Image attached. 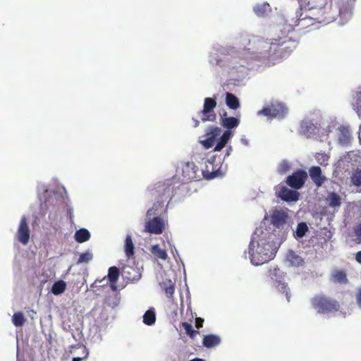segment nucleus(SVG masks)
<instances>
[{"label": "nucleus", "mask_w": 361, "mask_h": 361, "mask_svg": "<svg viewBox=\"0 0 361 361\" xmlns=\"http://www.w3.org/2000/svg\"><path fill=\"white\" fill-rule=\"evenodd\" d=\"M151 252L154 255L159 259H166L167 257L166 251L162 250L159 245H153L152 247Z\"/></svg>", "instance_id": "4c0bfd02"}, {"label": "nucleus", "mask_w": 361, "mask_h": 361, "mask_svg": "<svg viewBox=\"0 0 361 361\" xmlns=\"http://www.w3.org/2000/svg\"><path fill=\"white\" fill-rule=\"evenodd\" d=\"M223 161L220 157L213 156L205 162L206 168L202 171V174L206 180L222 177L226 171V166L223 168Z\"/></svg>", "instance_id": "6e6552de"}, {"label": "nucleus", "mask_w": 361, "mask_h": 361, "mask_svg": "<svg viewBox=\"0 0 361 361\" xmlns=\"http://www.w3.org/2000/svg\"><path fill=\"white\" fill-rule=\"evenodd\" d=\"M182 327L185 329L186 334L188 335L191 338H194L199 333L197 331L192 328L190 324L188 322H182Z\"/></svg>", "instance_id": "ea45409f"}, {"label": "nucleus", "mask_w": 361, "mask_h": 361, "mask_svg": "<svg viewBox=\"0 0 361 361\" xmlns=\"http://www.w3.org/2000/svg\"><path fill=\"white\" fill-rule=\"evenodd\" d=\"M202 343L204 347L210 349L219 345L221 343V338L217 334H209L203 336Z\"/></svg>", "instance_id": "b1692460"}, {"label": "nucleus", "mask_w": 361, "mask_h": 361, "mask_svg": "<svg viewBox=\"0 0 361 361\" xmlns=\"http://www.w3.org/2000/svg\"><path fill=\"white\" fill-rule=\"evenodd\" d=\"M350 104L358 118H361V85L352 91Z\"/></svg>", "instance_id": "4be33fe9"}, {"label": "nucleus", "mask_w": 361, "mask_h": 361, "mask_svg": "<svg viewBox=\"0 0 361 361\" xmlns=\"http://www.w3.org/2000/svg\"><path fill=\"white\" fill-rule=\"evenodd\" d=\"M66 288V283L63 280L56 281L51 287V293L58 295L63 293Z\"/></svg>", "instance_id": "72a5a7b5"}, {"label": "nucleus", "mask_w": 361, "mask_h": 361, "mask_svg": "<svg viewBox=\"0 0 361 361\" xmlns=\"http://www.w3.org/2000/svg\"><path fill=\"white\" fill-rule=\"evenodd\" d=\"M330 281L338 284H346L348 282L346 272L344 270L338 269H334L331 271Z\"/></svg>", "instance_id": "393cba45"}, {"label": "nucleus", "mask_w": 361, "mask_h": 361, "mask_svg": "<svg viewBox=\"0 0 361 361\" xmlns=\"http://www.w3.org/2000/svg\"><path fill=\"white\" fill-rule=\"evenodd\" d=\"M253 11L258 17H265L270 12L271 7L268 3H259L253 7Z\"/></svg>", "instance_id": "c85d7f7f"}, {"label": "nucleus", "mask_w": 361, "mask_h": 361, "mask_svg": "<svg viewBox=\"0 0 361 361\" xmlns=\"http://www.w3.org/2000/svg\"><path fill=\"white\" fill-rule=\"evenodd\" d=\"M156 322V314L154 309H149L143 315V322L148 326L154 324Z\"/></svg>", "instance_id": "f704fd0d"}, {"label": "nucleus", "mask_w": 361, "mask_h": 361, "mask_svg": "<svg viewBox=\"0 0 361 361\" xmlns=\"http://www.w3.org/2000/svg\"><path fill=\"white\" fill-rule=\"evenodd\" d=\"M291 164L288 160H283L278 166V172L280 174H285L290 169Z\"/></svg>", "instance_id": "a19ab883"}, {"label": "nucleus", "mask_w": 361, "mask_h": 361, "mask_svg": "<svg viewBox=\"0 0 361 361\" xmlns=\"http://www.w3.org/2000/svg\"><path fill=\"white\" fill-rule=\"evenodd\" d=\"M289 210L286 209H274L270 214V222L271 224L277 229L284 230L281 237H283L285 239V233H287L288 225V221L289 219L288 216Z\"/></svg>", "instance_id": "9b49d317"}, {"label": "nucleus", "mask_w": 361, "mask_h": 361, "mask_svg": "<svg viewBox=\"0 0 361 361\" xmlns=\"http://www.w3.org/2000/svg\"><path fill=\"white\" fill-rule=\"evenodd\" d=\"M317 161L322 166H326L328 164V161L329 159V156L324 153H317L314 156Z\"/></svg>", "instance_id": "79ce46f5"}, {"label": "nucleus", "mask_w": 361, "mask_h": 361, "mask_svg": "<svg viewBox=\"0 0 361 361\" xmlns=\"http://www.w3.org/2000/svg\"><path fill=\"white\" fill-rule=\"evenodd\" d=\"M30 231L28 226L27 219L23 216L20 219V224L16 233L17 240L23 245H27L30 240Z\"/></svg>", "instance_id": "aec40b11"}, {"label": "nucleus", "mask_w": 361, "mask_h": 361, "mask_svg": "<svg viewBox=\"0 0 361 361\" xmlns=\"http://www.w3.org/2000/svg\"><path fill=\"white\" fill-rule=\"evenodd\" d=\"M107 277L112 290L116 289V283L119 277V269L116 267H111L108 271Z\"/></svg>", "instance_id": "cd10ccee"}, {"label": "nucleus", "mask_w": 361, "mask_h": 361, "mask_svg": "<svg viewBox=\"0 0 361 361\" xmlns=\"http://www.w3.org/2000/svg\"><path fill=\"white\" fill-rule=\"evenodd\" d=\"M355 259L357 263L361 264V250L355 253Z\"/></svg>", "instance_id": "8fccbe9b"}, {"label": "nucleus", "mask_w": 361, "mask_h": 361, "mask_svg": "<svg viewBox=\"0 0 361 361\" xmlns=\"http://www.w3.org/2000/svg\"><path fill=\"white\" fill-rule=\"evenodd\" d=\"M307 178V173L304 169H298L286 178V183L292 189L298 190L304 186Z\"/></svg>", "instance_id": "dca6fc26"}, {"label": "nucleus", "mask_w": 361, "mask_h": 361, "mask_svg": "<svg viewBox=\"0 0 361 361\" xmlns=\"http://www.w3.org/2000/svg\"><path fill=\"white\" fill-rule=\"evenodd\" d=\"M286 260L293 267H300L304 264V259L293 250H289L286 254Z\"/></svg>", "instance_id": "bb28decb"}, {"label": "nucleus", "mask_w": 361, "mask_h": 361, "mask_svg": "<svg viewBox=\"0 0 361 361\" xmlns=\"http://www.w3.org/2000/svg\"><path fill=\"white\" fill-rule=\"evenodd\" d=\"M288 113L287 106L279 102H272L257 112V115H262L269 118L283 119Z\"/></svg>", "instance_id": "9d476101"}, {"label": "nucleus", "mask_w": 361, "mask_h": 361, "mask_svg": "<svg viewBox=\"0 0 361 361\" xmlns=\"http://www.w3.org/2000/svg\"><path fill=\"white\" fill-rule=\"evenodd\" d=\"M193 121H194V127L196 128L200 125V121L193 118Z\"/></svg>", "instance_id": "6e6d98bb"}, {"label": "nucleus", "mask_w": 361, "mask_h": 361, "mask_svg": "<svg viewBox=\"0 0 361 361\" xmlns=\"http://www.w3.org/2000/svg\"><path fill=\"white\" fill-rule=\"evenodd\" d=\"M326 135L335 130L338 144L341 147H348L352 142V134L348 126L339 124L335 117H329L326 119Z\"/></svg>", "instance_id": "39448f33"}, {"label": "nucleus", "mask_w": 361, "mask_h": 361, "mask_svg": "<svg viewBox=\"0 0 361 361\" xmlns=\"http://www.w3.org/2000/svg\"><path fill=\"white\" fill-rule=\"evenodd\" d=\"M169 310L171 311V317L172 319L176 321L178 317L177 307H174L173 304H171L169 306Z\"/></svg>", "instance_id": "49530a36"}, {"label": "nucleus", "mask_w": 361, "mask_h": 361, "mask_svg": "<svg viewBox=\"0 0 361 361\" xmlns=\"http://www.w3.org/2000/svg\"><path fill=\"white\" fill-rule=\"evenodd\" d=\"M275 190L276 196L284 202H293L299 200L300 193L297 190L289 189L284 185H278L275 188Z\"/></svg>", "instance_id": "f3484780"}, {"label": "nucleus", "mask_w": 361, "mask_h": 361, "mask_svg": "<svg viewBox=\"0 0 361 361\" xmlns=\"http://www.w3.org/2000/svg\"><path fill=\"white\" fill-rule=\"evenodd\" d=\"M235 44L243 46L250 61H264L271 57L273 60L286 57L298 46V42L284 36L279 39H264L258 36H250L240 33L235 37Z\"/></svg>", "instance_id": "f257e3e1"}, {"label": "nucleus", "mask_w": 361, "mask_h": 361, "mask_svg": "<svg viewBox=\"0 0 361 361\" xmlns=\"http://www.w3.org/2000/svg\"><path fill=\"white\" fill-rule=\"evenodd\" d=\"M199 178L200 171L194 162H187L182 166V182H190Z\"/></svg>", "instance_id": "6ab92c4d"}, {"label": "nucleus", "mask_w": 361, "mask_h": 361, "mask_svg": "<svg viewBox=\"0 0 361 361\" xmlns=\"http://www.w3.org/2000/svg\"><path fill=\"white\" fill-rule=\"evenodd\" d=\"M276 230L267 228L261 224L257 227L251 235L250 242L247 250L244 252L245 257L248 258L250 263L259 266L271 260L283 241V237H276Z\"/></svg>", "instance_id": "7ed1b4c3"}, {"label": "nucleus", "mask_w": 361, "mask_h": 361, "mask_svg": "<svg viewBox=\"0 0 361 361\" xmlns=\"http://www.w3.org/2000/svg\"><path fill=\"white\" fill-rule=\"evenodd\" d=\"M243 47L235 44L233 46L214 44L208 51L207 61L212 66H218L221 72L231 78L240 80L249 72L250 59Z\"/></svg>", "instance_id": "f03ea898"}, {"label": "nucleus", "mask_w": 361, "mask_h": 361, "mask_svg": "<svg viewBox=\"0 0 361 361\" xmlns=\"http://www.w3.org/2000/svg\"><path fill=\"white\" fill-rule=\"evenodd\" d=\"M322 114L319 111L305 118L300 123L299 132L307 138L317 140L326 135V123H322Z\"/></svg>", "instance_id": "20e7f679"}, {"label": "nucleus", "mask_w": 361, "mask_h": 361, "mask_svg": "<svg viewBox=\"0 0 361 361\" xmlns=\"http://www.w3.org/2000/svg\"><path fill=\"white\" fill-rule=\"evenodd\" d=\"M12 322L16 326H22L25 322V319L23 314L18 312L13 315Z\"/></svg>", "instance_id": "58836bf2"}, {"label": "nucleus", "mask_w": 361, "mask_h": 361, "mask_svg": "<svg viewBox=\"0 0 361 361\" xmlns=\"http://www.w3.org/2000/svg\"><path fill=\"white\" fill-rule=\"evenodd\" d=\"M269 272V276L272 281V284L277 289L279 292L284 294L286 297L287 301L290 302V289L288 286L286 274L276 267L270 268Z\"/></svg>", "instance_id": "1a4fd4ad"}, {"label": "nucleus", "mask_w": 361, "mask_h": 361, "mask_svg": "<svg viewBox=\"0 0 361 361\" xmlns=\"http://www.w3.org/2000/svg\"><path fill=\"white\" fill-rule=\"evenodd\" d=\"M90 238V233L85 228H80L75 233V239L78 243H82Z\"/></svg>", "instance_id": "2f4dec72"}, {"label": "nucleus", "mask_w": 361, "mask_h": 361, "mask_svg": "<svg viewBox=\"0 0 361 361\" xmlns=\"http://www.w3.org/2000/svg\"><path fill=\"white\" fill-rule=\"evenodd\" d=\"M92 259V255L89 251L81 253L80 255V257L78 259L77 263L81 264V263H87L90 261H91Z\"/></svg>", "instance_id": "37998d69"}, {"label": "nucleus", "mask_w": 361, "mask_h": 361, "mask_svg": "<svg viewBox=\"0 0 361 361\" xmlns=\"http://www.w3.org/2000/svg\"><path fill=\"white\" fill-rule=\"evenodd\" d=\"M181 302H182V303L183 302V300H181Z\"/></svg>", "instance_id": "680f3d73"}, {"label": "nucleus", "mask_w": 361, "mask_h": 361, "mask_svg": "<svg viewBox=\"0 0 361 361\" xmlns=\"http://www.w3.org/2000/svg\"><path fill=\"white\" fill-rule=\"evenodd\" d=\"M305 8L310 11H316L317 13H310V15L305 16L302 18H299V25L302 27L305 26V24L304 23L307 20H317L319 23H327L328 22L332 20V19L334 18L333 16L324 13L323 6H320L319 8H316L310 4V1H308L307 4L305 6Z\"/></svg>", "instance_id": "f8f14e48"}, {"label": "nucleus", "mask_w": 361, "mask_h": 361, "mask_svg": "<svg viewBox=\"0 0 361 361\" xmlns=\"http://www.w3.org/2000/svg\"><path fill=\"white\" fill-rule=\"evenodd\" d=\"M326 201L328 206L331 208H338L341 205V196L335 192H329L326 197Z\"/></svg>", "instance_id": "a878e982"}, {"label": "nucleus", "mask_w": 361, "mask_h": 361, "mask_svg": "<svg viewBox=\"0 0 361 361\" xmlns=\"http://www.w3.org/2000/svg\"><path fill=\"white\" fill-rule=\"evenodd\" d=\"M165 229L164 220L159 216H154L146 221L144 231L152 234H161Z\"/></svg>", "instance_id": "a211bd4d"}, {"label": "nucleus", "mask_w": 361, "mask_h": 361, "mask_svg": "<svg viewBox=\"0 0 361 361\" xmlns=\"http://www.w3.org/2000/svg\"><path fill=\"white\" fill-rule=\"evenodd\" d=\"M309 231V228L305 222H300L298 224L295 231H293V237L299 241Z\"/></svg>", "instance_id": "c756f323"}, {"label": "nucleus", "mask_w": 361, "mask_h": 361, "mask_svg": "<svg viewBox=\"0 0 361 361\" xmlns=\"http://www.w3.org/2000/svg\"><path fill=\"white\" fill-rule=\"evenodd\" d=\"M68 214L70 220L72 221L73 218V209L71 208L68 209Z\"/></svg>", "instance_id": "864d4df0"}, {"label": "nucleus", "mask_w": 361, "mask_h": 361, "mask_svg": "<svg viewBox=\"0 0 361 361\" xmlns=\"http://www.w3.org/2000/svg\"><path fill=\"white\" fill-rule=\"evenodd\" d=\"M189 361H205V360L202 358L195 357Z\"/></svg>", "instance_id": "4d7b16f0"}, {"label": "nucleus", "mask_w": 361, "mask_h": 361, "mask_svg": "<svg viewBox=\"0 0 361 361\" xmlns=\"http://www.w3.org/2000/svg\"><path fill=\"white\" fill-rule=\"evenodd\" d=\"M355 1V0H340L338 3L339 16L343 24L350 19Z\"/></svg>", "instance_id": "412c9836"}, {"label": "nucleus", "mask_w": 361, "mask_h": 361, "mask_svg": "<svg viewBox=\"0 0 361 361\" xmlns=\"http://www.w3.org/2000/svg\"><path fill=\"white\" fill-rule=\"evenodd\" d=\"M310 302L317 314L323 316L336 312L340 307L338 301L322 294L314 296Z\"/></svg>", "instance_id": "0eeeda50"}, {"label": "nucleus", "mask_w": 361, "mask_h": 361, "mask_svg": "<svg viewBox=\"0 0 361 361\" xmlns=\"http://www.w3.org/2000/svg\"><path fill=\"white\" fill-rule=\"evenodd\" d=\"M135 247L133 243L132 238L128 235L125 240V253L128 258H130L135 254Z\"/></svg>", "instance_id": "473e14b6"}, {"label": "nucleus", "mask_w": 361, "mask_h": 361, "mask_svg": "<svg viewBox=\"0 0 361 361\" xmlns=\"http://www.w3.org/2000/svg\"><path fill=\"white\" fill-rule=\"evenodd\" d=\"M355 298L357 307L361 310V288H358Z\"/></svg>", "instance_id": "de8ad7c7"}, {"label": "nucleus", "mask_w": 361, "mask_h": 361, "mask_svg": "<svg viewBox=\"0 0 361 361\" xmlns=\"http://www.w3.org/2000/svg\"><path fill=\"white\" fill-rule=\"evenodd\" d=\"M82 357H73L72 361H82Z\"/></svg>", "instance_id": "13d9d810"}, {"label": "nucleus", "mask_w": 361, "mask_h": 361, "mask_svg": "<svg viewBox=\"0 0 361 361\" xmlns=\"http://www.w3.org/2000/svg\"><path fill=\"white\" fill-rule=\"evenodd\" d=\"M158 207H162L161 204L159 202H157V204H154L151 209L147 210V216L148 217H151L152 216L157 214L156 211L157 210Z\"/></svg>", "instance_id": "a18cd8bd"}, {"label": "nucleus", "mask_w": 361, "mask_h": 361, "mask_svg": "<svg viewBox=\"0 0 361 361\" xmlns=\"http://www.w3.org/2000/svg\"><path fill=\"white\" fill-rule=\"evenodd\" d=\"M183 272H184V274L185 275V270H183ZM185 277H186V276H185ZM185 280H186V278H185Z\"/></svg>", "instance_id": "052dcab7"}, {"label": "nucleus", "mask_w": 361, "mask_h": 361, "mask_svg": "<svg viewBox=\"0 0 361 361\" xmlns=\"http://www.w3.org/2000/svg\"><path fill=\"white\" fill-rule=\"evenodd\" d=\"M361 164V156L355 151H350L345 155L342 157L337 163L338 168H342L345 171L349 170L350 168H358Z\"/></svg>", "instance_id": "2eb2a0df"}, {"label": "nucleus", "mask_w": 361, "mask_h": 361, "mask_svg": "<svg viewBox=\"0 0 361 361\" xmlns=\"http://www.w3.org/2000/svg\"><path fill=\"white\" fill-rule=\"evenodd\" d=\"M240 142H242V144H243L245 146L249 145V140L247 139H246L245 137H242L240 139Z\"/></svg>", "instance_id": "5fc2aeb1"}, {"label": "nucleus", "mask_w": 361, "mask_h": 361, "mask_svg": "<svg viewBox=\"0 0 361 361\" xmlns=\"http://www.w3.org/2000/svg\"><path fill=\"white\" fill-rule=\"evenodd\" d=\"M353 233L356 237V240L358 243H361V223H359L354 226Z\"/></svg>", "instance_id": "c03bdc74"}, {"label": "nucleus", "mask_w": 361, "mask_h": 361, "mask_svg": "<svg viewBox=\"0 0 361 361\" xmlns=\"http://www.w3.org/2000/svg\"><path fill=\"white\" fill-rule=\"evenodd\" d=\"M161 287L165 290V293L168 297L171 298L174 293L175 286L174 283H173L171 280L164 281L161 283Z\"/></svg>", "instance_id": "e433bc0d"}, {"label": "nucleus", "mask_w": 361, "mask_h": 361, "mask_svg": "<svg viewBox=\"0 0 361 361\" xmlns=\"http://www.w3.org/2000/svg\"><path fill=\"white\" fill-rule=\"evenodd\" d=\"M225 101H226V104L231 109L236 110L237 109H238L240 107L239 99L233 93L226 92Z\"/></svg>", "instance_id": "7c9ffc66"}, {"label": "nucleus", "mask_w": 361, "mask_h": 361, "mask_svg": "<svg viewBox=\"0 0 361 361\" xmlns=\"http://www.w3.org/2000/svg\"><path fill=\"white\" fill-rule=\"evenodd\" d=\"M350 181L355 186H361V168H357L354 170L350 176Z\"/></svg>", "instance_id": "c9c22d12"}, {"label": "nucleus", "mask_w": 361, "mask_h": 361, "mask_svg": "<svg viewBox=\"0 0 361 361\" xmlns=\"http://www.w3.org/2000/svg\"><path fill=\"white\" fill-rule=\"evenodd\" d=\"M221 125L225 128L224 132L218 139L216 143L214 152H220L225 147L228 141L233 137V129H235L240 124V118L238 117L227 116L226 113H224L221 116Z\"/></svg>", "instance_id": "423d86ee"}, {"label": "nucleus", "mask_w": 361, "mask_h": 361, "mask_svg": "<svg viewBox=\"0 0 361 361\" xmlns=\"http://www.w3.org/2000/svg\"><path fill=\"white\" fill-rule=\"evenodd\" d=\"M232 151H233V148H232V147H231V146H228V147H227V149H226V154H225V156H224V159L226 157H227L230 156V154H231V153L232 152Z\"/></svg>", "instance_id": "603ef678"}, {"label": "nucleus", "mask_w": 361, "mask_h": 361, "mask_svg": "<svg viewBox=\"0 0 361 361\" xmlns=\"http://www.w3.org/2000/svg\"><path fill=\"white\" fill-rule=\"evenodd\" d=\"M204 324V319L201 317H196L195 318V326L197 329H200L203 326Z\"/></svg>", "instance_id": "09e8293b"}, {"label": "nucleus", "mask_w": 361, "mask_h": 361, "mask_svg": "<svg viewBox=\"0 0 361 361\" xmlns=\"http://www.w3.org/2000/svg\"><path fill=\"white\" fill-rule=\"evenodd\" d=\"M216 105V97L204 98L203 108L200 112L202 122H214L216 120V114L214 112Z\"/></svg>", "instance_id": "ddd939ff"}, {"label": "nucleus", "mask_w": 361, "mask_h": 361, "mask_svg": "<svg viewBox=\"0 0 361 361\" xmlns=\"http://www.w3.org/2000/svg\"><path fill=\"white\" fill-rule=\"evenodd\" d=\"M309 176L317 187H321L326 180L325 176L322 174L321 168L317 166L309 169Z\"/></svg>", "instance_id": "5701e85b"}, {"label": "nucleus", "mask_w": 361, "mask_h": 361, "mask_svg": "<svg viewBox=\"0 0 361 361\" xmlns=\"http://www.w3.org/2000/svg\"><path fill=\"white\" fill-rule=\"evenodd\" d=\"M185 286L187 288V298H188V300H189V302L188 304V310H190V293L189 288H188V286L186 283H185Z\"/></svg>", "instance_id": "3c124183"}, {"label": "nucleus", "mask_w": 361, "mask_h": 361, "mask_svg": "<svg viewBox=\"0 0 361 361\" xmlns=\"http://www.w3.org/2000/svg\"><path fill=\"white\" fill-rule=\"evenodd\" d=\"M359 139H360V141L361 142V125L360 126V129H359Z\"/></svg>", "instance_id": "bf43d9fd"}, {"label": "nucleus", "mask_w": 361, "mask_h": 361, "mask_svg": "<svg viewBox=\"0 0 361 361\" xmlns=\"http://www.w3.org/2000/svg\"><path fill=\"white\" fill-rule=\"evenodd\" d=\"M221 128L218 126H209L204 130V135L202 137L204 139H200L199 142L204 149H209L214 145L216 142H217V137L221 135Z\"/></svg>", "instance_id": "4468645a"}]
</instances>
